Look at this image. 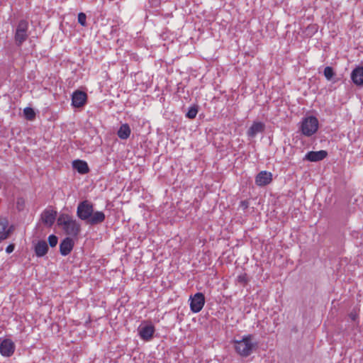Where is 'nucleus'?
<instances>
[{
    "label": "nucleus",
    "mask_w": 363,
    "mask_h": 363,
    "mask_svg": "<svg viewBox=\"0 0 363 363\" xmlns=\"http://www.w3.org/2000/svg\"><path fill=\"white\" fill-rule=\"evenodd\" d=\"M57 224L66 235L73 238H77L81 231L79 223L67 213H60L57 218Z\"/></svg>",
    "instance_id": "f257e3e1"
},
{
    "label": "nucleus",
    "mask_w": 363,
    "mask_h": 363,
    "mask_svg": "<svg viewBox=\"0 0 363 363\" xmlns=\"http://www.w3.org/2000/svg\"><path fill=\"white\" fill-rule=\"evenodd\" d=\"M233 343L235 352L242 357H249L257 345L250 334L243 335L241 340H233Z\"/></svg>",
    "instance_id": "f03ea898"
},
{
    "label": "nucleus",
    "mask_w": 363,
    "mask_h": 363,
    "mask_svg": "<svg viewBox=\"0 0 363 363\" xmlns=\"http://www.w3.org/2000/svg\"><path fill=\"white\" fill-rule=\"evenodd\" d=\"M319 126L318 120L315 116H308L303 119L301 130L303 135L310 137L315 134Z\"/></svg>",
    "instance_id": "7ed1b4c3"
},
{
    "label": "nucleus",
    "mask_w": 363,
    "mask_h": 363,
    "mask_svg": "<svg viewBox=\"0 0 363 363\" xmlns=\"http://www.w3.org/2000/svg\"><path fill=\"white\" fill-rule=\"evenodd\" d=\"M28 22L21 20L16 27L14 40L16 45L21 46L28 38Z\"/></svg>",
    "instance_id": "20e7f679"
},
{
    "label": "nucleus",
    "mask_w": 363,
    "mask_h": 363,
    "mask_svg": "<svg viewBox=\"0 0 363 363\" xmlns=\"http://www.w3.org/2000/svg\"><path fill=\"white\" fill-rule=\"evenodd\" d=\"M94 211L93 204L87 200L83 201L78 204L77 215L82 220H88Z\"/></svg>",
    "instance_id": "39448f33"
},
{
    "label": "nucleus",
    "mask_w": 363,
    "mask_h": 363,
    "mask_svg": "<svg viewBox=\"0 0 363 363\" xmlns=\"http://www.w3.org/2000/svg\"><path fill=\"white\" fill-rule=\"evenodd\" d=\"M204 304L205 296L202 293L198 292L190 297V309L193 313L200 312L203 308Z\"/></svg>",
    "instance_id": "423d86ee"
},
{
    "label": "nucleus",
    "mask_w": 363,
    "mask_h": 363,
    "mask_svg": "<svg viewBox=\"0 0 363 363\" xmlns=\"http://www.w3.org/2000/svg\"><path fill=\"white\" fill-rule=\"evenodd\" d=\"M87 95L84 91H75L72 96V105L76 108L83 106L86 101Z\"/></svg>",
    "instance_id": "0eeeda50"
},
{
    "label": "nucleus",
    "mask_w": 363,
    "mask_h": 363,
    "mask_svg": "<svg viewBox=\"0 0 363 363\" xmlns=\"http://www.w3.org/2000/svg\"><path fill=\"white\" fill-rule=\"evenodd\" d=\"M57 211L52 209H45L41 214V220L44 225L51 227L56 220Z\"/></svg>",
    "instance_id": "6e6552de"
},
{
    "label": "nucleus",
    "mask_w": 363,
    "mask_h": 363,
    "mask_svg": "<svg viewBox=\"0 0 363 363\" xmlns=\"http://www.w3.org/2000/svg\"><path fill=\"white\" fill-rule=\"evenodd\" d=\"M272 181V174L267 171L260 172L255 177V184L259 186H264Z\"/></svg>",
    "instance_id": "1a4fd4ad"
},
{
    "label": "nucleus",
    "mask_w": 363,
    "mask_h": 363,
    "mask_svg": "<svg viewBox=\"0 0 363 363\" xmlns=\"http://www.w3.org/2000/svg\"><path fill=\"white\" fill-rule=\"evenodd\" d=\"M15 344L9 339L1 341V356L11 357L15 351Z\"/></svg>",
    "instance_id": "9d476101"
},
{
    "label": "nucleus",
    "mask_w": 363,
    "mask_h": 363,
    "mask_svg": "<svg viewBox=\"0 0 363 363\" xmlns=\"http://www.w3.org/2000/svg\"><path fill=\"white\" fill-rule=\"evenodd\" d=\"M327 155L328 152L325 150L310 151L306 155L305 160L311 162H318L325 159Z\"/></svg>",
    "instance_id": "9b49d317"
},
{
    "label": "nucleus",
    "mask_w": 363,
    "mask_h": 363,
    "mask_svg": "<svg viewBox=\"0 0 363 363\" xmlns=\"http://www.w3.org/2000/svg\"><path fill=\"white\" fill-rule=\"evenodd\" d=\"M74 247V242L72 238H65L60 244V252L62 255L66 256L69 255Z\"/></svg>",
    "instance_id": "f8f14e48"
},
{
    "label": "nucleus",
    "mask_w": 363,
    "mask_h": 363,
    "mask_svg": "<svg viewBox=\"0 0 363 363\" xmlns=\"http://www.w3.org/2000/svg\"><path fill=\"white\" fill-rule=\"evenodd\" d=\"M351 79L355 85L363 86V67H357L352 70Z\"/></svg>",
    "instance_id": "ddd939ff"
},
{
    "label": "nucleus",
    "mask_w": 363,
    "mask_h": 363,
    "mask_svg": "<svg viewBox=\"0 0 363 363\" xmlns=\"http://www.w3.org/2000/svg\"><path fill=\"white\" fill-rule=\"evenodd\" d=\"M155 331V327L152 325H148L140 328L139 335L141 339L149 341L152 338Z\"/></svg>",
    "instance_id": "4468645a"
},
{
    "label": "nucleus",
    "mask_w": 363,
    "mask_h": 363,
    "mask_svg": "<svg viewBox=\"0 0 363 363\" xmlns=\"http://www.w3.org/2000/svg\"><path fill=\"white\" fill-rule=\"evenodd\" d=\"M265 125L262 122H254L248 129L247 134L249 137L254 138L257 133L264 130Z\"/></svg>",
    "instance_id": "2eb2a0df"
},
{
    "label": "nucleus",
    "mask_w": 363,
    "mask_h": 363,
    "mask_svg": "<svg viewBox=\"0 0 363 363\" xmlns=\"http://www.w3.org/2000/svg\"><path fill=\"white\" fill-rule=\"evenodd\" d=\"M72 167L79 174H85L89 172V168L86 162L81 160H74L72 162Z\"/></svg>",
    "instance_id": "dca6fc26"
},
{
    "label": "nucleus",
    "mask_w": 363,
    "mask_h": 363,
    "mask_svg": "<svg viewBox=\"0 0 363 363\" xmlns=\"http://www.w3.org/2000/svg\"><path fill=\"white\" fill-rule=\"evenodd\" d=\"M105 218V214L102 211H93L91 217H89L87 222L90 225H96L103 223Z\"/></svg>",
    "instance_id": "f3484780"
},
{
    "label": "nucleus",
    "mask_w": 363,
    "mask_h": 363,
    "mask_svg": "<svg viewBox=\"0 0 363 363\" xmlns=\"http://www.w3.org/2000/svg\"><path fill=\"white\" fill-rule=\"evenodd\" d=\"M48 246L45 241H38L35 245V252L37 257H41L47 254Z\"/></svg>",
    "instance_id": "a211bd4d"
},
{
    "label": "nucleus",
    "mask_w": 363,
    "mask_h": 363,
    "mask_svg": "<svg viewBox=\"0 0 363 363\" xmlns=\"http://www.w3.org/2000/svg\"><path fill=\"white\" fill-rule=\"evenodd\" d=\"M131 133V130L128 124L125 123L121 125L118 130L117 135L119 138L122 140L128 139Z\"/></svg>",
    "instance_id": "6ab92c4d"
},
{
    "label": "nucleus",
    "mask_w": 363,
    "mask_h": 363,
    "mask_svg": "<svg viewBox=\"0 0 363 363\" xmlns=\"http://www.w3.org/2000/svg\"><path fill=\"white\" fill-rule=\"evenodd\" d=\"M8 221L1 220V240L9 238L10 234L13 231V225H11L7 228Z\"/></svg>",
    "instance_id": "aec40b11"
},
{
    "label": "nucleus",
    "mask_w": 363,
    "mask_h": 363,
    "mask_svg": "<svg viewBox=\"0 0 363 363\" xmlns=\"http://www.w3.org/2000/svg\"><path fill=\"white\" fill-rule=\"evenodd\" d=\"M23 113L27 120L33 121L35 117V113L32 108L26 107L23 110Z\"/></svg>",
    "instance_id": "412c9836"
},
{
    "label": "nucleus",
    "mask_w": 363,
    "mask_h": 363,
    "mask_svg": "<svg viewBox=\"0 0 363 363\" xmlns=\"http://www.w3.org/2000/svg\"><path fill=\"white\" fill-rule=\"evenodd\" d=\"M198 113V108L196 106H192L188 110L186 116L189 119H194L196 118Z\"/></svg>",
    "instance_id": "4be33fe9"
},
{
    "label": "nucleus",
    "mask_w": 363,
    "mask_h": 363,
    "mask_svg": "<svg viewBox=\"0 0 363 363\" xmlns=\"http://www.w3.org/2000/svg\"><path fill=\"white\" fill-rule=\"evenodd\" d=\"M324 76L328 80H330L335 75L333 69L331 67H326L324 69Z\"/></svg>",
    "instance_id": "5701e85b"
},
{
    "label": "nucleus",
    "mask_w": 363,
    "mask_h": 363,
    "mask_svg": "<svg viewBox=\"0 0 363 363\" xmlns=\"http://www.w3.org/2000/svg\"><path fill=\"white\" fill-rule=\"evenodd\" d=\"M48 242L51 247H54L57 245L58 242V238L55 235H50L48 237Z\"/></svg>",
    "instance_id": "b1692460"
},
{
    "label": "nucleus",
    "mask_w": 363,
    "mask_h": 363,
    "mask_svg": "<svg viewBox=\"0 0 363 363\" xmlns=\"http://www.w3.org/2000/svg\"><path fill=\"white\" fill-rule=\"evenodd\" d=\"M86 16L84 13L81 12L78 14V22L82 26H86Z\"/></svg>",
    "instance_id": "393cba45"
},
{
    "label": "nucleus",
    "mask_w": 363,
    "mask_h": 363,
    "mask_svg": "<svg viewBox=\"0 0 363 363\" xmlns=\"http://www.w3.org/2000/svg\"><path fill=\"white\" fill-rule=\"evenodd\" d=\"M237 279L239 283L243 284H246L248 281L247 275L245 273L238 275Z\"/></svg>",
    "instance_id": "a878e982"
},
{
    "label": "nucleus",
    "mask_w": 363,
    "mask_h": 363,
    "mask_svg": "<svg viewBox=\"0 0 363 363\" xmlns=\"http://www.w3.org/2000/svg\"><path fill=\"white\" fill-rule=\"evenodd\" d=\"M249 201L247 200L241 201L240 203V208H242L243 211H245L249 207Z\"/></svg>",
    "instance_id": "bb28decb"
},
{
    "label": "nucleus",
    "mask_w": 363,
    "mask_h": 363,
    "mask_svg": "<svg viewBox=\"0 0 363 363\" xmlns=\"http://www.w3.org/2000/svg\"><path fill=\"white\" fill-rule=\"evenodd\" d=\"M14 248H15V245L13 244H10L6 248V252L8 253V254H10L11 253L13 250H14Z\"/></svg>",
    "instance_id": "cd10ccee"
},
{
    "label": "nucleus",
    "mask_w": 363,
    "mask_h": 363,
    "mask_svg": "<svg viewBox=\"0 0 363 363\" xmlns=\"http://www.w3.org/2000/svg\"><path fill=\"white\" fill-rule=\"evenodd\" d=\"M21 202L23 203V201L21 199H18L17 202L18 205L21 204Z\"/></svg>",
    "instance_id": "c85d7f7f"
},
{
    "label": "nucleus",
    "mask_w": 363,
    "mask_h": 363,
    "mask_svg": "<svg viewBox=\"0 0 363 363\" xmlns=\"http://www.w3.org/2000/svg\"><path fill=\"white\" fill-rule=\"evenodd\" d=\"M21 202L23 203V201L21 199H18L17 202L18 205L21 204Z\"/></svg>",
    "instance_id": "c756f323"
},
{
    "label": "nucleus",
    "mask_w": 363,
    "mask_h": 363,
    "mask_svg": "<svg viewBox=\"0 0 363 363\" xmlns=\"http://www.w3.org/2000/svg\"><path fill=\"white\" fill-rule=\"evenodd\" d=\"M351 318H352V319L354 320V318H355V315L351 314Z\"/></svg>",
    "instance_id": "7c9ffc66"
}]
</instances>
